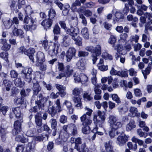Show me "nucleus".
Listing matches in <instances>:
<instances>
[{"instance_id": "18", "label": "nucleus", "mask_w": 152, "mask_h": 152, "mask_svg": "<svg viewBox=\"0 0 152 152\" xmlns=\"http://www.w3.org/2000/svg\"><path fill=\"white\" fill-rule=\"evenodd\" d=\"M86 61L85 59L82 58L77 63V68L80 70H84L86 68Z\"/></svg>"}, {"instance_id": "13", "label": "nucleus", "mask_w": 152, "mask_h": 152, "mask_svg": "<svg viewBox=\"0 0 152 152\" xmlns=\"http://www.w3.org/2000/svg\"><path fill=\"white\" fill-rule=\"evenodd\" d=\"M15 136H16L15 138V140L18 142L24 143L27 142L28 141V139L24 137L21 131H20V132L18 134H17Z\"/></svg>"}, {"instance_id": "45", "label": "nucleus", "mask_w": 152, "mask_h": 152, "mask_svg": "<svg viewBox=\"0 0 152 152\" xmlns=\"http://www.w3.org/2000/svg\"><path fill=\"white\" fill-rule=\"evenodd\" d=\"M49 122L50 124L51 128L53 129H56L57 124L56 120L54 118H52L50 120Z\"/></svg>"}, {"instance_id": "19", "label": "nucleus", "mask_w": 152, "mask_h": 152, "mask_svg": "<svg viewBox=\"0 0 152 152\" xmlns=\"http://www.w3.org/2000/svg\"><path fill=\"white\" fill-rule=\"evenodd\" d=\"M52 24V20L50 19L44 20L41 23V25L45 29L47 30L50 28Z\"/></svg>"}, {"instance_id": "64", "label": "nucleus", "mask_w": 152, "mask_h": 152, "mask_svg": "<svg viewBox=\"0 0 152 152\" xmlns=\"http://www.w3.org/2000/svg\"><path fill=\"white\" fill-rule=\"evenodd\" d=\"M24 149L23 145L19 144L16 148V152H23Z\"/></svg>"}, {"instance_id": "46", "label": "nucleus", "mask_w": 152, "mask_h": 152, "mask_svg": "<svg viewBox=\"0 0 152 152\" xmlns=\"http://www.w3.org/2000/svg\"><path fill=\"white\" fill-rule=\"evenodd\" d=\"M24 99L22 97L19 98H16L14 100V102L15 104H22L24 103Z\"/></svg>"}, {"instance_id": "8", "label": "nucleus", "mask_w": 152, "mask_h": 152, "mask_svg": "<svg viewBox=\"0 0 152 152\" xmlns=\"http://www.w3.org/2000/svg\"><path fill=\"white\" fill-rule=\"evenodd\" d=\"M20 121L17 120L15 121L14 124V129L13 130L12 133L13 135H15L17 134L21 131V123L23 122L22 118H19Z\"/></svg>"}, {"instance_id": "20", "label": "nucleus", "mask_w": 152, "mask_h": 152, "mask_svg": "<svg viewBox=\"0 0 152 152\" xmlns=\"http://www.w3.org/2000/svg\"><path fill=\"white\" fill-rule=\"evenodd\" d=\"M93 120L94 123L96 125V126H98L99 127L102 128L104 126V123L105 120H99L97 118V116L94 115V116Z\"/></svg>"}, {"instance_id": "5", "label": "nucleus", "mask_w": 152, "mask_h": 152, "mask_svg": "<svg viewBox=\"0 0 152 152\" xmlns=\"http://www.w3.org/2000/svg\"><path fill=\"white\" fill-rule=\"evenodd\" d=\"M62 128L68 132L69 135L74 136L77 133V127L74 124L71 123L64 125Z\"/></svg>"}, {"instance_id": "54", "label": "nucleus", "mask_w": 152, "mask_h": 152, "mask_svg": "<svg viewBox=\"0 0 152 152\" xmlns=\"http://www.w3.org/2000/svg\"><path fill=\"white\" fill-rule=\"evenodd\" d=\"M48 13L49 19L53 18L56 15V12L53 9H51Z\"/></svg>"}, {"instance_id": "11", "label": "nucleus", "mask_w": 152, "mask_h": 152, "mask_svg": "<svg viewBox=\"0 0 152 152\" xmlns=\"http://www.w3.org/2000/svg\"><path fill=\"white\" fill-rule=\"evenodd\" d=\"M128 137L125 134L119 136L117 138L116 143L120 146L125 145L128 140Z\"/></svg>"}, {"instance_id": "43", "label": "nucleus", "mask_w": 152, "mask_h": 152, "mask_svg": "<svg viewBox=\"0 0 152 152\" xmlns=\"http://www.w3.org/2000/svg\"><path fill=\"white\" fill-rule=\"evenodd\" d=\"M14 83L16 86L20 87H22L23 85V84L20 78H16L14 81Z\"/></svg>"}, {"instance_id": "36", "label": "nucleus", "mask_w": 152, "mask_h": 152, "mask_svg": "<svg viewBox=\"0 0 152 152\" xmlns=\"http://www.w3.org/2000/svg\"><path fill=\"white\" fill-rule=\"evenodd\" d=\"M74 37L72 38V39L74 40L75 42V44L79 46H81L82 45V39L81 37L79 36Z\"/></svg>"}, {"instance_id": "15", "label": "nucleus", "mask_w": 152, "mask_h": 152, "mask_svg": "<svg viewBox=\"0 0 152 152\" xmlns=\"http://www.w3.org/2000/svg\"><path fill=\"white\" fill-rule=\"evenodd\" d=\"M35 52V51L34 49L32 48H30L26 50V55L29 57V58L33 63L34 62V55Z\"/></svg>"}, {"instance_id": "50", "label": "nucleus", "mask_w": 152, "mask_h": 152, "mask_svg": "<svg viewBox=\"0 0 152 152\" xmlns=\"http://www.w3.org/2000/svg\"><path fill=\"white\" fill-rule=\"evenodd\" d=\"M16 2L14 1L10 0L9 3V5L10 7L11 10H15L17 8V6L15 4Z\"/></svg>"}, {"instance_id": "26", "label": "nucleus", "mask_w": 152, "mask_h": 152, "mask_svg": "<svg viewBox=\"0 0 152 152\" xmlns=\"http://www.w3.org/2000/svg\"><path fill=\"white\" fill-rule=\"evenodd\" d=\"M63 105L66 106L70 114H71L73 113V110L72 107L71 103L70 101L66 100L63 103Z\"/></svg>"}, {"instance_id": "10", "label": "nucleus", "mask_w": 152, "mask_h": 152, "mask_svg": "<svg viewBox=\"0 0 152 152\" xmlns=\"http://www.w3.org/2000/svg\"><path fill=\"white\" fill-rule=\"evenodd\" d=\"M70 142L72 143L75 144V145L74 147V148L76 150V151H74L72 149H71V152L72 151L75 152H78L80 151L81 147L80 148L79 147V145L81 143V139L80 137H78L77 138H75L74 137H71L70 140Z\"/></svg>"}, {"instance_id": "49", "label": "nucleus", "mask_w": 152, "mask_h": 152, "mask_svg": "<svg viewBox=\"0 0 152 152\" xmlns=\"http://www.w3.org/2000/svg\"><path fill=\"white\" fill-rule=\"evenodd\" d=\"M9 110V107L7 106H1L0 105V113L1 112L4 115H5L7 112Z\"/></svg>"}, {"instance_id": "7", "label": "nucleus", "mask_w": 152, "mask_h": 152, "mask_svg": "<svg viewBox=\"0 0 152 152\" xmlns=\"http://www.w3.org/2000/svg\"><path fill=\"white\" fill-rule=\"evenodd\" d=\"M73 22H75V24L72 25V26L70 28L66 30L67 33L71 35L72 38L74 37H76L79 32V28L75 26L77 24V20H74Z\"/></svg>"}, {"instance_id": "48", "label": "nucleus", "mask_w": 152, "mask_h": 152, "mask_svg": "<svg viewBox=\"0 0 152 152\" xmlns=\"http://www.w3.org/2000/svg\"><path fill=\"white\" fill-rule=\"evenodd\" d=\"M23 28L26 31H27L30 29L33 30L35 29L36 26L35 25H25L23 26Z\"/></svg>"}, {"instance_id": "31", "label": "nucleus", "mask_w": 152, "mask_h": 152, "mask_svg": "<svg viewBox=\"0 0 152 152\" xmlns=\"http://www.w3.org/2000/svg\"><path fill=\"white\" fill-rule=\"evenodd\" d=\"M117 121V118L114 115H110L109 117L108 123L109 124L110 126Z\"/></svg>"}, {"instance_id": "14", "label": "nucleus", "mask_w": 152, "mask_h": 152, "mask_svg": "<svg viewBox=\"0 0 152 152\" xmlns=\"http://www.w3.org/2000/svg\"><path fill=\"white\" fill-rule=\"evenodd\" d=\"M129 111V115L131 117H136L138 118L140 116V114L138 112V110L136 107H131L130 108Z\"/></svg>"}, {"instance_id": "12", "label": "nucleus", "mask_w": 152, "mask_h": 152, "mask_svg": "<svg viewBox=\"0 0 152 152\" xmlns=\"http://www.w3.org/2000/svg\"><path fill=\"white\" fill-rule=\"evenodd\" d=\"M42 98V95L40 94L37 96V100L35 101V104L38 106V109L40 112H42L44 110V105L41 103V100Z\"/></svg>"}, {"instance_id": "53", "label": "nucleus", "mask_w": 152, "mask_h": 152, "mask_svg": "<svg viewBox=\"0 0 152 152\" xmlns=\"http://www.w3.org/2000/svg\"><path fill=\"white\" fill-rule=\"evenodd\" d=\"M116 39L114 35H111L108 39V42L111 45H113V47H114L115 46L114 45V44L116 42Z\"/></svg>"}, {"instance_id": "6", "label": "nucleus", "mask_w": 152, "mask_h": 152, "mask_svg": "<svg viewBox=\"0 0 152 152\" xmlns=\"http://www.w3.org/2000/svg\"><path fill=\"white\" fill-rule=\"evenodd\" d=\"M59 45L56 42H54L47 51L48 53L51 57L57 56L58 53Z\"/></svg>"}, {"instance_id": "22", "label": "nucleus", "mask_w": 152, "mask_h": 152, "mask_svg": "<svg viewBox=\"0 0 152 152\" xmlns=\"http://www.w3.org/2000/svg\"><path fill=\"white\" fill-rule=\"evenodd\" d=\"M12 111L17 118L18 119L22 118L21 110L20 107L14 108L12 109Z\"/></svg>"}, {"instance_id": "9", "label": "nucleus", "mask_w": 152, "mask_h": 152, "mask_svg": "<svg viewBox=\"0 0 152 152\" xmlns=\"http://www.w3.org/2000/svg\"><path fill=\"white\" fill-rule=\"evenodd\" d=\"M76 51L75 48L73 47H70L68 49L66 54L67 61H70L72 58L75 56Z\"/></svg>"}, {"instance_id": "23", "label": "nucleus", "mask_w": 152, "mask_h": 152, "mask_svg": "<svg viewBox=\"0 0 152 152\" xmlns=\"http://www.w3.org/2000/svg\"><path fill=\"white\" fill-rule=\"evenodd\" d=\"M73 69L71 66L68 65L64 68V71L66 77H69L73 72Z\"/></svg>"}, {"instance_id": "29", "label": "nucleus", "mask_w": 152, "mask_h": 152, "mask_svg": "<svg viewBox=\"0 0 152 152\" xmlns=\"http://www.w3.org/2000/svg\"><path fill=\"white\" fill-rule=\"evenodd\" d=\"M62 43L64 46L67 47L70 45V39L69 36H65L63 38Z\"/></svg>"}, {"instance_id": "40", "label": "nucleus", "mask_w": 152, "mask_h": 152, "mask_svg": "<svg viewBox=\"0 0 152 152\" xmlns=\"http://www.w3.org/2000/svg\"><path fill=\"white\" fill-rule=\"evenodd\" d=\"M7 133L6 129L1 127L0 128V133L1 134V138L3 141L5 140L6 137V134Z\"/></svg>"}, {"instance_id": "61", "label": "nucleus", "mask_w": 152, "mask_h": 152, "mask_svg": "<svg viewBox=\"0 0 152 152\" xmlns=\"http://www.w3.org/2000/svg\"><path fill=\"white\" fill-rule=\"evenodd\" d=\"M60 28L58 24L55 25L53 29V32L54 34H58L60 33Z\"/></svg>"}, {"instance_id": "24", "label": "nucleus", "mask_w": 152, "mask_h": 152, "mask_svg": "<svg viewBox=\"0 0 152 152\" xmlns=\"http://www.w3.org/2000/svg\"><path fill=\"white\" fill-rule=\"evenodd\" d=\"M136 127L135 122L133 120L130 121L129 124L126 125V129L127 131H129Z\"/></svg>"}, {"instance_id": "17", "label": "nucleus", "mask_w": 152, "mask_h": 152, "mask_svg": "<svg viewBox=\"0 0 152 152\" xmlns=\"http://www.w3.org/2000/svg\"><path fill=\"white\" fill-rule=\"evenodd\" d=\"M69 135L66 131H65L63 129L60 132L59 137V138L63 142H65L67 141Z\"/></svg>"}, {"instance_id": "16", "label": "nucleus", "mask_w": 152, "mask_h": 152, "mask_svg": "<svg viewBox=\"0 0 152 152\" xmlns=\"http://www.w3.org/2000/svg\"><path fill=\"white\" fill-rule=\"evenodd\" d=\"M36 59L37 63L44 62L45 61L44 53L41 51L37 52L36 54Z\"/></svg>"}, {"instance_id": "52", "label": "nucleus", "mask_w": 152, "mask_h": 152, "mask_svg": "<svg viewBox=\"0 0 152 152\" xmlns=\"http://www.w3.org/2000/svg\"><path fill=\"white\" fill-rule=\"evenodd\" d=\"M127 146L130 149H132L134 151H135L137 148L136 143H134V144H132L131 142H128L127 143Z\"/></svg>"}, {"instance_id": "39", "label": "nucleus", "mask_w": 152, "mask_h": 152, "mask_svg": "<svg viewBox=\"0 0 152 152\" xmlns=\"http://www.w3.org/2000/svg\"><path fill=\"white\" fill-rule=\"evenodd\" d=\"M74 103L76 104V106L77 107H81L82 106L81 99L80 97H74L73 99Z\"/></svg>"}, {"instance_id": "21", "label": "nucleus", "mask_w": 152, "mask_h": 152, "mask_svg": "<svg viewBox=\"0 0 152 152\" xmlns=\"http://www.w3.org/2000/svg\"><path fill=\"white\" fill-rule=\"evenodd\" d=\"M40 113L39 112L37 113L35 115V122L36 125L39 126H41L42 123V120Z\"/></svg>"}, {"instance_id": "4", "label": "nucleus", "mask_w": 152, "mask_h": 152, "mask_svg": "<svg viewBox=\"0 0 152 152\" xmlns=\"http://www.w3.org/2000/svg\"><path fill=\"white\" fill-rule=\"evenodd\" d=\"M42 139V137L41 136L34 137L32 141L28 143L27 146L26 147V151L27 152H30L31 151H34L36 144L37 143V142L41 141Z\"/></svg>"}, {"instance_id": "63", "label": "nucleus", "mask_w": 152, "mask_h": 152, "mask_svg": "<svg viewBox=\"0 0 152 152\" xmlns=\"http://www.w3.org/2000/svg\"><path fill=\"white\" fill-rule=\"evenodd\" d=\"M118 109L119 112L121 114L124 113L127 110L126 106H120L118 108Z\"/></svg>"}, {"instance_id": "42", "label": "nucleus", "mask_w": 152, "mask_h": 152, "mask_svg": "<svg viewBox=\"0 0 152 152\" xmlns=\"http://www.w3.org/2000/svg\"><path fill=\"white\" fill-rule=\"evenodd\" d=\"M9 54L7 52H2L0 53V57L1 58H3L7 62L8 61Z\"/></svg>"}, {"instance_id": "34", "label": "nucleus", "mask_w": 152, "mask_h": 152, "mask_svg": "<svg viewBox=\"0 0 152 152\" xmlns=\"http://www.w3.org/2000/svg\"><path fill=\"white\" fill-rule=\"evenodd\" d=\"M31 91V89L29 88H27L26 90L24 89H22L20 92L21 96L23 98L24 97L28 96L29 95Z\"/></svg>"}, {"instance_id": "1", "label": "nucleus", "mask_w": 152, "mask_h": 152, "mask_svg": "<svg viewBox=\"0 0 152 152\" xmlns=\"http://www.w3.org/2000/svg\"><path fill=\"white\" fill-rule=\"evenodd\" d=\"M85 49L91 53L93 63L94 64L98 59L97 57L101 54V45H98L95 47L92 45L87 46L85 48Z\"/></svg>"}, {"instance_id": "38", "label": "nucleus", "mask_w": 152, "mask_h": 152, "mask_svg": "<svg viewBox=\"0 0 152 152\" xmlns=\"http://www.w3.org/2000/svg\"><path fill=\"white\" fill-rule=\"evenodd\" d=\"M48 112L51 115L52 117H53L56 114L57 111L55 109V107L52 106H49L48 108Z\"/></svg>"}, {"instance_id": "37", "label": "nucleus", "mask_w": 152, "mask_h": 152, "mask_svg": "<svg viewBox=\"0 0 152 152\" xmlns=\"http://www.w3.org/2000/svg\"><path fill=\"white\" fill-rule=\"evenodd\" d=\"M122 126V123L120 122L117 121L110 126V129H112L116 130L118 129L121 127Z\"/></svg>"}, {"instance_id": "33", "label": "nucleus", "mask_w": 152, "mask_h": 152, "mask_svg": "<svg viewBox=\"0 0 152 152\" xmlns=\"http://www.w3.org/2000/svg\"><path fill=\"white\" fill-rule=\"evenodd\" d=\"M3 84L5 87L6 90L9 91L10 90L12 83L11 81L7 80H4L3 81Z\"/></svg>"}, {"instance_id": "56", "label": "nucleus", "mask_w": 152, "mask_h": 152, "mask_svg": "<svg viewBox=\"0 0 152 152\" xmlns=\"http://www.w3.org/2000/svg\"><path fill=\"white\" fill-rule=\"evenodd\" d=\"M150 71V69H149L148 68H146L145 70H142V72L145 79H147V76L149 74Z\"/></svg>"}, {"instance_id": "59", "label": "nucleus", "mask_w": 152, "mask_h": 152, "mask_svg": "<svg viewBox=\"0 0 152 152\" xmlns=\"http://www.w3.org/2000/svg\"><path fill=\"white\" fill-rule=\"evenodd\" d=\"M81 92V89L76 87L72 91V94L74 96H78L79 95Z\"/></svg>"}, {"instance_id": "62", "label": "nucleus", "mask_w": 152, "mask_h": 152, "mask_svg": "<svg viewBox=\"0 0 152 152\" xmlns=\"http://www.w3.org/2000/svg\"><path fill=\"white\" fill-rule=\"evenodd\" d=\"M89 53L87 52L80 50L78 51V56L80 57L87 56Z\"/></svg>"}, {"instance_id": "25", "label": "nucleus", "mask_w": 152, "mask_h": 152, "mask_svg": "<svg viewBox=\"0 0 152 152\" xmlns=\"http://www.w3.org/2000/svg\"><path fill=\"white\" fill-rule=\"evenodd\" d=\"M41 42L44 50L46 51L53 44L51 42H48V40L46 39L41 41Z\"/></svg>"}, {"instance_id": "35", "label": "nucleus", "mask_w": 152, "mask_h": 152, "mask_svg": "<svg viewBox=\"0 0 152 152\" xmlns=\"http://www.w3.org/2000/svg\"><path fill=\"white\" fill-rule=\"evenodd\" d=\"M112 142L110 141L106 143L105 148L107 152H112L113 147L112 145Z\"/></svg>"}, {"instance_id": "2", "label": "nucleus", "mask_w": 152, "mask_h": 152, "mask_svg": "<svg viewBox=\"0 0 152 152\" xmlns=\"http://www.w3.org/2000/svg\"><path fill=\"white\" fill-rule=\"evenodd\" d=\"M81 121L82 122V125L83 126L82 128V132L84 134H88L90 132V128L89 125L92 122V121L90 118L87 119L86 115L84 114L80 117Z\"/></svg>"}, {"instance_id": "44", "label": "nucleus", "mask_w": 152, "mask_h": 152, "mask_svg": "<svg viewBox=\"0 0 152 152\" xmlns=\"http://www.w3.org/2000/svg\"><path fill=\"white\" fill-rule=\"evenodd\" d=\"M88 80V77L84 74H80V82L82 84L86 83Z\"/></svg>"}, {"instance_id": "58", "label": "nucleus", "mask_w": 152, "mask_h": 152, "mask_svg": "<svg viewBox=\"0 0 152 152\" xmlns=\"http://www.w3.org/2000/svg\"><path fill=\"white\" fill-rule=\"evenodd\" d=\"M25 11L27 15L30 16L32 12V10L30 6L28 5L27 6L25 9Z\"/></svg>"}, {"instance_id": "3", "label": "nucleus", "mask_w": 152, "mask_h": 152, "mask_svg": "<svg viewBox=\"0 0 152 152\" xmlns=\"http://www.w3.org/2000/svg\"><path fill=\"white\" fill-rule=\"evenodd\" d=\"M32 69L31 68L23 67L21 71V74L24 80L28 83L31 80V74Z\"/></svg>"}, {"instance_id": "57", "label": "nucleus", "mask_w": 152, "mask_h": 152, "mask_svg": "<svg viewBox=\"0 0 152 152\" xmlns=\"http://www.w3.org/2000/svg\"><path fill=\"white\" fill-rule=\"evenodd\" d=\"M37 66H39V69L42 71H45L47 69V66L46 64L42 63H37Z\"/></svg>"}, {"instance_id": "60", "label": "nucleus", "mask_w": 152, "mask_h": 152, "mask_svg": "<svg viewBox=\"0 0 152 152\" xmlns=\"http://www.w3.org/2000/svg\"><path fill=\"white\" fill-rule=\"evenodd\" d=\"M11 45L7 43L4 45H2L1 47V49L3 51H8L10 49Z\"/></svg>"}, {"instance_id": "32", "label": "nucleus", "mask_w": 152, "mask_h": 152, "mask_svg": "<svg viewBox=\"0 0 152 152\" xmlns=\"http://www.w3.org/2000/svg\"><path fill=\"white\" fill-rule=\"evenodd\" d=\"M24 23L29 25H34V21L31 16L26 15L24 18Z\"/></svg>"}, {"instance_id": "28", "label": "nucleus", "mask_w": 152, "mask_h": 152, "mask_svg": "<svg viewBox=\"0 0 152 152\" xmlns=\"http://www.w3.org/2000/svg\"><path fill=\"white\" fill-rule=\"evenodd\" d=\"M33 90L34 91V95H37L38 92L41 90V88L39 84L37 83H36L34 84Z\"/></svg>"}, {"instance_id": "41", "label": "nucleus", "mask_w": 152, "mask_h": 152, "mask_svg": "<svg viewBox=\"0 0 152 152\" xmlns=\"http://www.w3.org/2000/svg\"><path fill=\"white\" fill-rule=\"evenodd\" d=\"M102 56L103 58L105 60H112L113 59V57L112 55L106 51H105L102 53Z\"/></svg>"}, {"instance_id": "27", "label": "nucleus", "mask_w": 152, "mask_h": 152, "mask_svg": "<svg viewBox=\"0 0 152 152\" xmlns=\"http://www.w3.org/2000/svg\"><path fill=\"white\" fill-rule=\"evenodd\" d=\"M81 33L83 37L86 39H88L89 38V34L88 30L86 27H84L82 28Z\"/></svg>"}, {"instance_id": "55", "label": "nucleus", "mask_w": 152, "mask_h": 152, "mask_svg": "<svg viewBox=\"0 0 152 152\" xmlns=\"http://www.w3.org/2000/svg\"><path fill=\"white\" fill-rule=\"evenodd\" d=\"M111 97L112 99L117 103L119 104L121 103V102L120 98L117 94H113L112 95Z\"/></svg>"}, {"instance_id": "30", "label": "nucleus", "mask_w": 152, "mask_h": 152, "mask_svg": "<svg viewBox=\"0 0 152 152\" xmlns=\"http://www.w3.org/2000/svg\"><path fill=\"white\" fill-rule=\"evenodd\" d=\"M3 24L4 27L6 29L10 28L11 26H13V21L10 19H8L7 20L3 21Z\"/></svg>"}, {"instance_id": "47", "label": "nucleus", "mask_w": 152, "mask_h": 152, "mask_svg": "<svg viewBox=\"0 0 152 152\" xmlns=\"http://www.w3.org/2000/svg\"><path fill=\"white\" fill-rule=\"evenodd\" d=\"M145 33H147V30H149L152 31V20L148 22L145 25Z\"/></svg>"}, {"instance_id": "51", "label": "nucleus", "mask_w": 152, "mask_h": 152, "mask_svg": "<svg viewBox=\"0 0 152 152\" xmlns=\"http://www.w3.org/2000/svg\"><path fill=\"white\" fill-rule=\"evenodd\" d=\"M109 135L111 138H114L116 135L118 134V132L116 130L111 129L109 132Z\"/></svg>"}]
</instances>
